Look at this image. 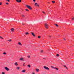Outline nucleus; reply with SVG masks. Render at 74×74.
Here are the masks:
<instances>
[{
  "label": "nucleus",
  "mask_w": 74,
  "mask_h": 74,
  "mask_svg": "<svg viewBox=\"0 0 74 74\" xmlns=\"http://www.w3.org/2000/svg\"><path fill=\"white\" fill-rule=\"evenodd\" d=\"M8 41H12V40H11V39H10V40H8Z\"/></svg>",
  "instance_id": "20"
},
{
  "label": "nucleus",
  "mask_w": 74,
  "mask_h": 74,
  "mask_svg": "<svg viewBox=\"0 0 74 74\" xmlns=\"http://www.w3.org/2000/svg\"><path fill=\"white\" fill-rule=\"evenodd\" d=\"M18 45H22V44L20 42H18Z\"/></svg>",
  "instance_id": "12"
},
{
  "label": "nucleus",
  "mask_w": 74,
  "mask_h": 74,
  "mask_svg": "<svg viewBox=\"0 0 74 74\" xmlns=\"http://www.w3.org/2000/svg\"><path fill=\"white\" fill-rule=\"evenodd\" d=\"M26 71V70H23L22 71V72L23 73H25Z\"/></svg>",
  "instance_id": "9"
},
{
  "label": "nucleus",
  "mask_w": 74,
  "mask_h": 74,
  "mask_svg": "<svg viewBox=\"0 0 74 74\" xmlns=\"http://www.w3.org/2000/svg\"><path fill=\"white\" fill-rule=\"evenodd\" d=\"M33 1L34 2H35V1H36V0H33Z\"/></svg>",
  "instance_id": "34"
},
{
  "label": "nucleus",
  "mask_w": 74,
  "mask_h": 74,
  "mask_svg": "<svg viewBox=\"0 0 74 74\" xmlns=\"http://www.w3.org/2000/svg\"><path fill=\"white\" fill-rule=\"evenodd\" d=\"M28 58H30V56H27Z\"/></svg>",
  "instance_id": "23"
},
{
  "label": "nucleus",
  "mask_w": 74,
  "mask_h": 74,
  "mask_svg": "<svg viewBox=\"0 0 74 74\" xmlns=\"http://www.w3.org/2000/svg\"><path fill=\"white\" fill-rule=\"evenodd\" d=\"M56 67L53 68V69H56Z\"/></svg>",
  "instance_id": "39"
},
{
  "label": "nucleus",
  "mask_w": 74,
  "mask_h": 74,
  "mask_svg": "<svg viewBox=\"0 0 74 74\" xmlns=\"http://www.w3.org/2000/svg\"><path fill=\"white\" fill-rule=\"evenodd\" d=\"M6 1H8V2H10V0H6Z\"/></svg>",
  "instance_id": "28"
},
{
  "label": "nucleus",
  "mask_w": 74,
  "mask_h": 74,
  "mask_svg": "<svg viewBox=\"0 0 74 74\" xmlns=\"http://www.w3.org/2000/svg\"><path fill=\"white\" fill-rule=\"evenodd\" d=\"M2 74H5V73L4 72H2Z\"/></svg>",
  "instance_id": "29"
},
{
  "label": "nucleus",
  "mask_w": 74,
  "mask_h": 74,
  "mask_svg": "<svg viewBox=\"0 0 74 74\" xmlns=\"http://www.w3.org/2000/svg\"><path fill=\"white\" fill-rule=\"evenodd\" d=\"M52 3H55V1H52Z\"/></svg>",
  "instance_id": "21"
},
{
  "label": "nucleus",
  "mask_w": 74,
  "mask_h": 74,
  "mask_svg": "<svg viewBox=\"0 0 74 74\" xmlns=\"http://www.w3.org/2000/svg\"><path fill=\"white\" fill-rule=\"evenodd\" d=\"M36 70L37 72H38V71H39V69H36Z\"/></svg>",
  "instance_id": "11"
},
{
  "label": "nucleus",
  "mask_w": 74,
  "mask_h": 74,
  "mask_svg": "<svg viewBox=\"0 0 74 74\" xmlns=\"http://www.w3.org/2000/svg\"><path fill=\"white\" fill-rule=\"evenodd\" d=\"M56 70H58V69L57 68H56Z\"/></svg>",
  "instance_id": "37"
},
{
  "label": "nucleus",
  "mask_w": 74,
  "mask_h": 74,
  "mask_svg": "<svg viewBox=\"0 0 74 74\" xmlns=\"http://www.w3.org/2000/svg\"><path fill=\"white\" fill-rule=\"evenodd\" d=\"M64 40H66V39H65V38H64Z\"/></svg>",
  "instance_id": "42"
},
{
  "label": "nucleus",
  "mask_w": 74,
  "mask_h": 74,
  "mask_svg": "<svg viewBox=\"0 0 74 74\" xmlns=\"http://www.w3.org/2000/svg\"><path fill=\"white\" fill-rule=\"evenodd\" d=\"M74 19V17H73V18H72V20H73Z\"/></svg>",
  "instance_id": "35"
},
{
  "label": "nucleus",
  "mask_w": 74,
  "mask_h": 74,
  "mask_svg": "<svg viewBox=\"0 0 74 74\" xmlns=\"http://www.w3.org/2000/svg\"><path fill=\"white\" fill-rule=\"evenodd\" d=\"M26 7L28 8H29V10H32V8H31V7L29 5H26Z\"/></svg>",
  "instance_id": "1"
},
{
  "label": "nucleus",
  "mask_w": 74,
  "mask_h": 74,
  "mask_svg": "<svg viewBox=\"0 0 74 74\" xmlns=\"http://www.w3.org/2000/svg\"><path fill=\"white\" fill-rule=\"evenodd\" d=\"M14 64H15V66H18V63L16 62H15L14 63Z\"/></svg>",
  "instance_id": "7"
},
{
  "label": "nucleus",
  "mask_w": 74,
  "mask_h": 74,
  "mask_svg": "<svg viewBox=\"0 0 74 74\" xmlns=\"http://www.w3.org/2000/svg\"><path fill=\"white\" fill-rule=\"evenodd\" d=\"M37 6H38V7H39V5H37Z\"/></svg>",
  "instance_id": "43"
},
{
  "label": "nucleus",
  "mask_w": 74,
  "mask_h": 74,
  "mask_svg": "<svg viewBox=\"0 0 74 74\" xmlns=\"http://www.w3.org/2000/svg\"><path fill=\"white\" fill-rule=\"evenodd\" d=\"M27 66H28V67H31V66H30V65H27Z\"/></svg>",
  "instance_id": "17"
},
{
  "label": "nucleus",
  "mask_w": 74,
  "mask_h": 74,
  "mask_svg": "<svg viewBox=\"0 0 74 74\" xmlns=\"http://www.w3.org/2000/svg\"><path fill=\"white\" fill-rule=\"evenodd\" d=\"M43 59H45V58H44Z\"/></svg>",
  "instance_id": "45"
},
{
  "label": "nucleus",
  "mask_w": 74,
  "mask_h": 74,
  "mask_svg": "<svg viewBox=\"0 0 74 74\" xmlns=\"http://www.w3.org/2000/svg\"><path fill=\"white\" fill-rule=\"evenodd\" d=\"M25 34H26V35H27V34H29V33L28 32H26L25 33Z\"/></svg>",
  "instance_id": "19"
},
{
  "label": "nucleus",
  "mask_w": 74,
  "mask_h": 74,
  "mask_svg": "<svg viewBox=\"0 0 74 74\" xmlns=\"http://www.w3.org/2000/svg\"><path fill=\"white\" fill-rule=\"evenodd\" d=\"M42 12L43 13V14H45V12H44V11H43Z\"/></svg>",
  "instance_id": "32"
},
{
  "label": "nucleus",
  "mask_w": 74,
  "mask_h": 74,
  "mask_svg": "<svg viewBox=\"0 0 74 74\" xmlns=\"http://www.w3.org/2000/svg\"><path fill=\"white\" fill-rule=\"evenodd\" d=\"M5 69L6 70H7V71H9V70H10V69H9L7 67H5Z\"/></svg>",
  "instance_id": "4"
},
{
  "label": "nucleus",
  "mask_w": 74,
  "mask_h": 74,
  "mask_svg": "<svg viewBox=\"0 0 74 74\" xmlns=\"http://www.w3.org/2000/svg\"><path fill=\"white\" fill-rule=\"evenodd\" d=\"M19 69H20L19 67H17L16 68V69H17V70H19Z\"/></svg>",
  "instance_id": "10"
},
{
  "label": "nucleus",
  "mask_w": 74,
  "mask_h": 74,
  "mask_svg": "<svg viewBox=\"0 0 74 74\" xmlns=\"http://www.w3.org/2000/svg\"><path fill=\"white\" fill-rule=\"evenodd\" d=\"M49 37H51V36H49Z\"/></svg>",
  "instance_id": "46"
},
{
  "label": "nucleus",
  "mask_w": 74,
  "mask_h": 74,
  "mask_svg": "<svg viewBox=\"0 0 74 74\" xmlns=\"http://www.w3.org/2000/svg\"><path fill=\"white\" fill-rule=\"evenodd\" d=\"M23 58H21L20 59V60H23Z\"/></svg>",
  "instance_id": "14"
},
{
  "label": "nucleus",
  "mask_w": 74,
  "mask_h": 74,
  "mask_svg": "<svg viewBox=\"0 0 74 74\" xmlns=\"http://www.w3.org/2000/svg\"><path fill=\"white\" fill-rule=\"evenodd\" d=\"M32 36H34V37H35V35L34 34V33H32Z\"/></svg>",
  "instance_id": "8"
},
{
  "label": "nucleus",
  "mask_w": 74,
  "mask_h": 74,
  "mask_svg": "<svg viewBox=\"0 0 74 74\" xmlns=\"http://www.w3.org/2000/svg\"><path fill=\"white\" fill-rule=\"evenodd\" d=\"M51 67H52V68H53H53H54V67H53L52 66H51Z\"/></svg>",
  "instance_id": "41"
},
{
  "label": "nucleus",
  "mask_w": 74,
  "mask_h": 74,
  "mask_svg": "<svg viewBox=\"0 0 74 74\" xmlns=\"http://www.w3.org/2000/svg\"><path fill=\"white\" fill-rule=\"evenodd\" d=\"M55 25L57 27H58V26H59L56 24H55Z\"/></svg>",
  "instance_id": "18"
},
{
  "label": "nucleus",
  "mask_w": 74,
  "mask_h": 74,
  "mask_svg": "<svg viewBox=\"0 0 74 74\" xmlns=\"http://www.w3.org/2000/svg\"><path fill=\"white\" fill-rule=\"evenodd\" d=\"M22 17H25V15H24L23 14H22Z\"/></svg>",
  "instance_id": "13"
},
{
  "label": "nucleus",
  "mask_w": 74,
  "mask_h": 74,
  "mask_svg": "<svg viewBox=\"0 0 74 74\" xmlns=\"http://www.w3.org/2000/svg\"><path fill=\"white\" fill-rule=\"evenodd\" d=\"M16 1L17 3H21L22 1V0H16Z\"/></svg>",
  "instance_id": "5"
},
{
  "label": "nucleus",
  "mask_w": 74,
  "mask_h": 74,
  "mask_svg": "<svg viewBox=\"0 0 74 74\" xmlns=\"http://www.w3.org/2000/svg\"><path fill=\"white\" fill-rule=\"evenodd\" d=\"M44 69H46V70H49V69L48 67H47L46 66H45L44 67Z\"/></svg>",
  "instance_id": "3"
},
{
  "label": "nucleus",
  "mask_w": 74,
  "mask_h": 74,
  "mask_svg": "<svg viewBox=\"0 0 74 74\" xmlns=\"http://www.w3.org/2000/svg\"><path fill=\"white\" fill-rule=\"evenodd\" d=\"M23 66H25V63H24L23 64Z\"/></svg>",
  "instance_id": "44"
},
{
  "label": "nucleus",
  "mask_w": 74,
  "mask_h": 74,
  "mask_svg": "<svg viewBox=\"0 0 74 74\" xmlns=\"http://www.w3.org/2000/svg\"><path fill=\"white\" fill-rule=\"evenodd\" d=\"M32 74H35V73H34V72H32Z\"/></svg>",
  "instance_id": "36"
},
{
  "label": "nucleus",
  "mask_w": 74,
  "mask_h": 74,
  "mask_svg": "<svg viewBox=\"0 0 74 74\" xmlns=\"http://www.w3.org/2000/svg\"><path fill=\"white\" fill-rule=\"evenodd\" d=\"M6 4H7V5H8V3H6Z\"/></svg>",
  "instance_id": "33"
},
{
  "label": "nucleus",
  "mask_w": 74,
  "mask_h": 74,
  "mask_svg": "<svg viewBox=\"0 0 74 74\" xmlns=\"http://www.w3.org/2000/svg\"><path fill=\"white\" fill-rule=\"evenodd\" d=\"M1 4H2V3L1 2H0V5H1Z\"/></svg>",
  "instance_id": "30"
},
{
  "label": "nucleus",
  "mask_w": 74,
  "mask_h": 74,
  "mask_svg": "<svg viewBox=\"0 0 74 74\" xmlns=\"http://www.w3.org/2000/svg\"><path fill=\"white\" fill-rule=\"evenodd\" d=\"M65 68H66V69H67V70H68V68H67V66H66Z\"/></svg>",
  "instance_id": "31"
},
{
  "label": "nucleus",
  "mask_w": 74,
  "mask_h": 74,
  "mask_svg": "<svg viewBox=\"0 0 74 74\" xmlns=\"http://www.w3.org/2000/svg\"><path fill=\"white\" fill-rule=\"evenodd\" d=\"M38 38H41V36H39L38 37Z\"/></svg>",
  "instance_id": "22"
},
{
  "label": "nucleus",
  "mask_w": 74,
  "mask_h": 74,
  "mask_svg": "<svg viewBox=\"0 0 74 74\" xmlns=\"http://www.w3.org/2000/svg\"><path fill=\"white\" fill-rule=\"evenodd\" d=\"M56 56L57 57L59 56V55L58 54H57L56 55Z\"/></svg>",
  "instance_id": "16"
},
{
  "label": "nucleus",
  "mask_w": 74,
  "mask_h": 74,
  "mask_svg": "<svg viewBox=\"0 0 74 74\" xmlns=\"http://www.w3.org/2000/svg\"><path fill=\"white\" fill-rule=\"evenodd\" d=\"M64 67H66V66L65 65H64Z\"/></svg>",
  "instance_id": "38"
},
{
  "label": "nucleus",
  "mask_w": 74,
  "mask_h": 74,
  "mask_svg": "<svg viewBox=\"0 0 74 74\" xmlns=\"http://www.w3.org/2000/svg\"><path fill=\"white\" fill-rule=\"evenodd\" d=\"M3 54H4V55H6V54H7V53L5 52H4L3 53Z\"/></svg>",
  "instance_id": "15"
},
{
  "label": "nucleus",
  "mask_w": 74,
  "mask_h": 74,
  "mask_svg": "<svg viewBox=\"0 0 74 74\" xmlns=\"http://www.w3.org/2000/svg\"><path fill=\"white\" fill-rule=\"evenodd\" d=\"M11 30L12 32H14V29L12 28L11 29Z\"/></svg>",
  "instance_id": "6"
},
{
  "label": "nucleus",
  "mask_w": 74,
  "mask_h": 74,
  "mask_svg": "<svg viewBox=\"0 0 74 74\" xmlns=\"http://www.w3.org/2000/svg\"><path fill=\"white\" fill-rule=\"evenodd\" d=\"M22 25H25V24H24L23 23L22 24Z\"/></svg>",
  "instance_id": "40"
},
{
  "label": "nucleus",
  "mask_w": 74,
  "mask_h": 74,
  "mask_svg": "<svg viewBox=\"0 0 74 74\" xmlns=\"http://www.w3.org/2000/svg\"><path fill=\"white\" fill-rule=\"evenodd\" d=\"M37 3H35V5H36V6H37V5H37Z\"/></svg>",
  "instance_id": "27"
},
{
  "label": "nucleus",
  "mask_w": 74,
  "mask_h": 74,
  "mask_svg": "<svg viewBox=\"0 0 74 74\" xmlns=\"http://www.w3.org/2000/svg\"><path fill=\"white\" fill-rule=\"evenodd\" d=\"M0 38H1V39H3V37H1V36H0Z\"/></svg>",
  "instance_id": "25"
},
{
  "label": "nucleus",
  "mask_w": 74,
  "mask_h": 74,
  "mask_svg": "<svg viewBox=\"0 0 74 74\" xmlns=\"http://www.w3.org/2000/svg\"><path fill=\"white\" fill-rule=\"evenodd\" d=\"M25 10L26 11H29V10L27 9H25Z\"/></svg>",
  "instance_id": "24"
},
{
  "label": "nucleus",
  "mask_w": 74,
  "mask_h": 74,
  "mask_svg": "<svg viewBox=\"0 0 74 74\" xmlns=\"http://www.w3.org/2000/svg\"><path fill=\"white\" fill-rule=\"evenodd\" d=\"M45 27L46 29H48V24H47L46 23H45Z\"/></svg>",
  "instance_id": "2"
},
{
  "label": "nucleus",
  "mask_w": 74,
  "mask_h": 74,
  "mask_svg": "<svg viewBox=\"0 0 74 74\" xmlns=\"http://www.w3.org/2000/svg\"><path fill=\"white\" fill-rule=\"evenodd\" d=\"M40 52H41V53H42L43 52V50L41 51Z\"/></svg>",
  "instance_id": "26"
}]
</instances>
